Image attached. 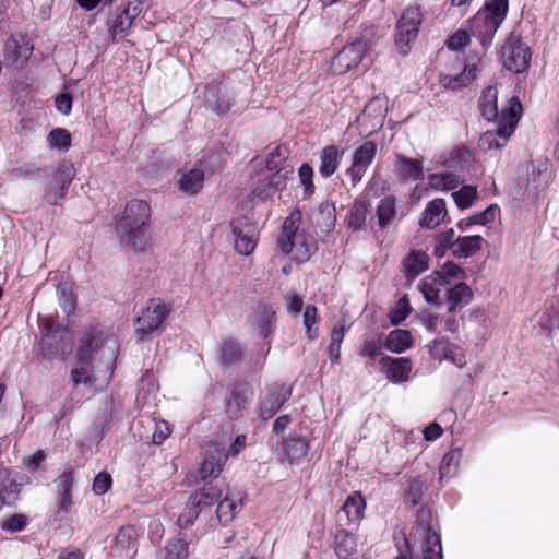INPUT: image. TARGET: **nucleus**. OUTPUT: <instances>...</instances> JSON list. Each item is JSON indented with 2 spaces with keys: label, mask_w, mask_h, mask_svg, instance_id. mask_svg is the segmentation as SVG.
<instances>
[{
  "label": "nucleus",
  "mask_w": 559,
  "mask_h": 559,
  "mask_svg": "<svg viewBox=\"0 0 559 559\" xmlns=\"http://www.w3.org/2000/svg\"><path fill=\"white\" fill-rule=\"evenodd\" d=\"M366 502L359 492H354L345 500L342 511L346 514L350 524L359 523L364 518Z\"/></svg>",
  "instance_id": "72a5a7b5"
},
{
  "label": "nucleus",
  "mask_w": 559,
  "mask_h": 559,
  "mask_svg": "<svg viewBox=\"0 0 559 559\" xmlns=\"http://www.w3.org/2000/svg\"><path fill=\"white\" fill-rule=\"evenodd\" d=\"M313 175L312 167L307 163H304L298 169V177L300 185L304 187L305 195H311L314 192Z\"/></svg>",
  "instance_id": "4d7b16f0"
},
{
  "label": "nucleus",
  "mask_w": 559,
  "mask_h": 559,
  "mask_svg": "<svg viewBox=\"0 0 559 559\" xmlns=\"http://www.w3.org/2000/svg\"><path fill=\"white\" fill-rule=\"evenodd\" d=\"M276 192L271 190L265 178L258 182L255 188L251 191V202L266 201Z\"/></svg>",
  "instance_id": "e2e57ef3"
},
{
  "label": "nucleus",
  "mask_w": 559,
  "mask_h": 559,
  "mask_svg": "<svg viewBox=\"0 0 559 559\" xmlns=\"http://www.w3.org/2000/svg\"><path fill=\"white\" fill-rule=\"evenodd\" d=\"M485 239L479 235L464 236L455 239L450 248L457 258H468L480 250Z\"/></svg>",
  "instance_id": "c85d7f7f"
},
{
  "label": "nucleus",
  "mask_w": 559,
  "mask_h": 559,
  "mask_svg": "<svg viewBox=\"0 0 559 559\" xmlns=\"http://www.w3.org/2000/svg\"><path fill=\"white\" fill-rule=\"evenodd\" d=\"M26 525H27V516L22 513L13 514V515L4 519L0 523L1 528L9 533L21 532L26 527Z\"/></svg>",
  "instance_id": "13d9d810"
},
{
  "label": "nucleus",
  "mask_w": 559,
  "mask_h": 559,
  "mask_svg": "<svg viewBox=\"0 0 559 559\" xmlns=\"http://www.w3.org/2000/svg\"><path fill=\"white\" fill-rule=\"evenodd\" d=\"M523 114V107L518 97H511L507 108H503L496 131L483 133L478 140L481 151L500 150L513 134Z\"/></svg>",
  "instance_id": "7ed1b4c3"
},
{
  "label": "nucleus",
  "mask_w": 559,
  "mask_h": 559,
  "mask_svg": "<svg viewBox=\"0 0 559 559\" xmlns=\"http://www.w3.org/2000/svg\"><path fill=\"white\" fill-rule=\"evenodd\" d=\"M286 154L287 150L283 146L277 145L272 148L265 157L266 168L269 170H274L284 167V165H288L286 163Z\"/></svg>",
  "instance_id": "864d4df0"
},
{
  "label": "nucleus",
  "mask_w": 559,
  "mask_h": 559,
  "mask_svg": "<svg viewBox=\"0 0 559 559\" xmlns=\"http://www.w3.org/2000/svg\"><path fill=\"white\" fill-rule=\"evenodd\" d=\"M275 322V311L271 306L260 305L255 309L254 316L252 317V326L258 331V333L267 337L274 328Z\"/></svg>",
  "instance_id": "bb28decb"
},
{
  "label": "nucleus",
  "mask_w": 559,
  "mask_h": 559,
  "mask_svg": "<svg viewBox=\"0 0 559 559\" xmlns=\"http://www.w3.org/2000/svg\"><path fill=\"white\" fill-rule=\"evenodd\" d=\"M222 472V456L219 454L206 457L199 468V477L203 481L217 477Z\"/></svg>",
  "instance_id": "79ce46f5"
},
{
  "label": "nucleus",
  "mask_w": 559,
  "mask_h": 559,
  "mask_svg": "<svg viewBox=\"0 0 559 559\" xmlns=\"http://www.w3.org/2000/svg\"><path fill=\"white\" fill-rule=\"evenodd\" d=\"M318 321V310L313 305H307L304 311V324L306 328V333L309 340H314L317 337V331L312 329L313 325L317 324Z\"/></svg>",
  "instance_id": "052dcab7"
},
{
  "label": "nucleus",
  "mask_w": 559,
  "mask_h": 559,
  "mask_svg": "<svg viewBox=\"0 0 559 559\" xmlns=\"http://www.w3.org/2000/svg\"><path fill=\"white\" fill-rule=\"evenodd\" d=\"M471 36L469 29L467 25H465L448 38L447 46L450 50H460L469 43Z\"/></svg>",
  "instance_id": "6e6d98bb"
},
{
  "label": "nucleus",
  "mask_w": 559,
  "mask_h": 559,
  "mask_svg": "<svg viewBox=\"0 0 559 559\" xmlns=\"http://www.w3.org/2000/svg\"><path fill=\"white\" fill-rule=\"evenodd\" d=\"M366 51V44L361 40L345 46L332 60V71L343 74L357 67Z\"/></svg>",
  "instance_id": "ddd939ff"
},
{
  "label": "nucleus",
  "mask_w": 559,
  "mask_h": 559,
  "mask_svg": "<svg viewBox=\"0 0 559 559\" xmlns=\"http://www.w3.org/2000/svg\"><path fill=\"white\" fill-rule=\"evenodd\" d=\"M334 551L338 559H355L357 540L346 531H338L335 535Z\"/></svg>",
  "instance_id": "473e14b6"
},
{
  "label": "nucleus",
  "mask_w": 559,
  "mask_h": 559,
  "mask_svg": "<svg viewBox=\"0 0 559 559\" xmlns=\"http://www.w3.org/2000/svg\"><path fill=\"white\" fill-rule=\"evenodd\" d=\"M21 486L8 471L0 472V510L13 506L20 497Z\"/></svg>",
  "instance_id": "a878e982"
},
{
  "label": "nucleus",
  "mask_w": 559,
  "mask_h": 559,
  "mask_svg": "<svg viewBox=\"0 0 559 559\" xmlns=\"http://www.w3.org/2000/svg\"><path fill=\"white\" fill-rule=\"evenodd\" d=\"M289 394V391L283 386L277 388L276 391H272L261 406V417L263 419L271 418L288 400Z\"/></svg>",
  "instance_id": "f704fd0d"
},
{
  "label": "nucleus",
  "mask_w": 559,
  "mask_h": 559,
  "mask_svg": "<svg viewBox=\"0 0 559 559\" xmlns=\"http://www.w3.org/2000/svg\"><path fill=\"white\" fill-rule=\"evenodd\" d=\"M369 214V201L365 197L357 198L346 216L348 228L355 231L364 229Z\"/></svg>",
  "instance_id": "393cba45"
},
{
  "label": "nucleus",
  "mask_w": 559,
  "mask_h": 559,
  "mask_svg": "<svg viewBox=\"0 0 559 559\" xmlns=\"http://www.w3.org/2000/svg\"><path fill=\"white\" fill-rule=\"evenodd\" d=\"M462 181V177L452 170H445L428 176V185L436 191L454 190Z\"/></svg>",
  "instance_id": "2f4dec72"
},
{
  "label": "nucleus",
  "mask_w": 559,
  "mask_h": 559,
  "mask_svg": "<svg viewBox=\"0 0 559 559\" xmlns=\"http://www.w3.org/2000/svg\"><path fill=\"white\" fill-rule=\"evenodd\" d=\"M381 354V341L379 338H370L366 340L360 348V355L364 357H368L370 359H374L378 355Z\"/></svg>",
  "instance_id": "0e129e2a"
},
{
  "label": "nucleus",
  "mask_w": 559,
  "mask_h": 559,
  "mask_svg": "<svg viewBox=\"0 0 559 559\" xmlns=\"http://www.w3.org/2000/svg\"><path fill=\"white\" fill-rule=\"evenodd\" d=\"M189 556V544L181 537L170 539L165 546L164 559H187Z\"/></svg>",
  "instance_id": "c03bdc74"
},
{
  "label": "nucleus",
  "mask_w": 559,
  "mask_h": 559,
  "mask_svg": "<svg viewBox=\"0 0 559 559\" xmlns=\"http://www.w3.org/2000/svg\"><path fill=\"white\" fill-rule=\"evenodd\" d=\"M432 521L429 510L418 511L417 522L412 534L420 543V559H443L441 537L435 530Z\"/></svg>",
  "instance_id": "423d86ee"
},
{
  "label": "nucleus",
  "mask_w": 559,
  "mask_h": 559,
  "mask_svg": "<svg viewBox=\"0 0 559 559\" xmlns=\"http://www.w3.org/2000/svg\"><path fill=\"white\" fill-rule=\"evenodd\" d=\"M205 171L198 165L188 171L182 173L177 186L180 192L187 195L198 194L204 185Z\"/></svg>",
  "instance_id": "412c9836"
},
{
  "label": "nucleus",
  "mask_w": 559,
  "mask_h": 559,
  "mask_svg": "<svg viewBox=\"0 0 559 559\" xmlns=\"http://www.w3.org/2000/svg\"><path fill=\"white\" fill-rule=\"evenodd\" d=\"M382 366L386 370V377L394 383L405 382L409 379L412 371V361L406 357L392 358L383 357L381 359Z\"/></svg>",
  "instance_id": "6ab92c4d"
},
{
  "label": "nucleus",
  "mask_w": 559,
  "mask_h": 559,
  "mask_svg": "<svg viewBox=\"0 0 559 559\" xmlns=\"http://www.w3.org/2000/svg\"><path fill=\"white\" fill-rule=\"evenodd\" d=\"M111 485V477L107 473H99L93 481V490L96 495H104Z\"/></svg>",
  "instance_id": "774afa93"
},
{
  "label": "nucleus",
  "mask_w": 559,
  "mask_h": 559,
  "mask_svg": "<svg viewBox=\"0 0 559 559\" xmlns=\"http://www.w3.org/2000/svg\"><path fill=\"white\" fill-rule=\"evenodd\" d=\"M75 176V168L70 163H62L58 166L56 173L53 174L52 181L60 189L67 191L68 187L72 182Z\"/></svg>",
  "instance_id": "de8ad7c7"
},
{
  "label": "nucleus",
  "mask_w": 559,
  "mask_h": 559,
  "mask_svg": "<svg viewBox=\"0 0 559 559\" xmlns=\"http://www.w3.org/2000/svg\"><path fill=\"white\" fill-rule=\"evenodd\" d=\"M242 350L238 343L225 341L222 345L221 360L223 364H234L241 359Z\"/></svg>",
  "instance_id": "603ef678"
},
{
  "label": "nucleus",
  "mask_w": 559,
  "mask_h": 559,
  "mask_svg": "<svg viewBox=\"0 0 559 559\" xmlns=\"http://www.w3.org/2000/svg\"><path fill=\"white\" fill-rule=\"evenodd\" d=\"M498 91L495 86L487 87L480 98V108L483 116L487 120H493L498 118Z\"/></svg>",
  "instance_id": "4c0bfd02"
},
{
  "label": "nucleus",
  "mask_w": 559,
  "mask_h": 559,
  "mask_svg": "<svg viewBox=\"0 0 559 559\" xmlns=\"http://www.w3.org/2000/svg\"><path fill=\"white\" fill-rule=\"evenodd\" d=\"M465 271L453 262H447L444 265L425 276L418 284L423 297L428 304L439 305L441 293L448 292L452 283L465 280Z\"/></svg>",
  "instance_id": "39448f33"
},
{
  "label": "nucleus",
  "mask_w": 559,
  "mask_h": 559,
  "mask_svg": "<svg viewBox=\"0 0 559 559\" xmlns=\"http://www.w3.org/2000/svg\"><path fill=\"white\" fill-rule=\"evenodd\" d=\"M530 48L516 37H510L502 47V62L513 73L527 70L531 62Z\"/></svg>",
  "instance_id": "9d476101"
},
{
  "label": "nucleus",
  "mask_w": 559,
  "mask_h": 559,
  "mask_svg": "<svg viewBox=\"0 0 559 559\" xmlns=\"http://www.w3.org/2000/svg\"><path fill=\"white\" fill-rule=\"evenodd\" d=\"M343 152L336 145H326L319 155V174L323 178H329L336 173L340 167Z\"/></svg>",
  "instance_id": "5701e85b"
},
{
  "label": "nucleus",
  "mask_w": 559,
  "mask_h": 559,
  "mask_svg": "<svg viewBox=\"0 0 559 559\" xmlns=\"http://www.w3.org/2000/svg\"><path fill=\"white\" fill-rule=\"evenodd\" d=\"M414 340L407 330H393L385 340V347L392 353H403L413 346Z\"/></svg>",
  "instance_id": "c9c22d12"
},
{
  "label": "nucleus",
  "mask_w": 559,
  "mask_h": 559,
  "mask_svg": "<svg viewBox=\"0 0 559 559\" xmlns=\"http://www.w3.org/2000/svg\"><path fill=\"white\" fill-rule=\"evenodd\" d=\"M396 215L395 198L388 195L380 200L377 206L378 224L381 228L389 226Z\"/></svg>",
  "instance_id": "e433bc0d"
},
{
  "label": "nucleus",
  "mask_w": 559,
  "mask_h": 559,
  "mask_svg": "<svg viewBox=\"0 0 559 559\" xmlns=\"http://www.w3.org/2000/svg\"><path fill=\"white\" fill-rule=\"evenodd\" d=\"M452 198L460 209L471 207L477 198V189L474 186H463L452 193Z\"/></svg>",
  "instance_id": "8fccbe9b"
},
{
  "label": "nucleus",
  "mask_w": 559,
  "mask_h": 559,
  "mask_svg": "<svg viewBox=\"0 0 559 559\" xmlns=\"http://www.w3.org/2000/svg\"><path fill=\"white\" fill-rule=\"evenodd\" d=\"M104 347H107L110 354L117 352L118 342L115 335L104 334L97 330L85 333L81 337L75 350L76 364H91L94 355Z\"/></svg>",
  "instance_id": "0eeeda50"
},
{
  "label": "nucleus",
  "mask_w": 559,
  "mask_h": 559,
  "mask_svg": "<svg viewBox=\"0 0 559 559\" xmlns=\"http://www.w3.org/2000/svg\"><path fill=\"white\" fill-rule=\"evenodd\" d=\"M461 459V450L453 449L445 453L440 464V478H449L456 473Z\"/></svg>",
  "instance_id": "49530a36"
},
{
  "label": "nucleus",
  "mask_w": 559,
  "mask_h": 559,
  "mask_svg": "<svg viewBox=\"0 0 559 559\" xmlns=\"http://www.w3.org/2000/svg\"><path fill=\"white\" fill-rule=\"evenodd\" d=\"M271 174L265 178L271 190L275 192L283 190L286 187L288 177L293 174L292 165H284L278 169L270 170Z\"/></svg>",
  "instance_id": "a18cd8bd"
},
{
  "label": "nucleus",
  "mask_w": 559,
  "mask_h": 559,
  "mask_svg": "<svg viewBox=\"0 0 559 559\" xmlns=\"http://www.w3.org/2000/svg\"><path fill=\"white\" fill-rule=\"evenodd\" d=\"M169 307L160 301L151 300L136 319V334L148 335L157 331L166 320Z\"/></svg>",
  "instance_id": "f8f14e48"
},
{
  "label": "nucleus",
  "mask_w": 559,
  "mask_h": 559,
  "mask_svg": "<svg viewBox=\"0 0 559 559\" xmlns=\"http://www.w3.org/2000/svg\"><path fill=\"white\" fill-rule=\"evenodd\" d=\"M411 313L409 301L406 297H402L394 308L391 310L389 317L393 324H400L403 322Z\"/></svg>",
  "instance_id": "bf43d9fd"
},
{
  "label": "nucleus",
  "mask_w": 559,
  "mask_h": 559,
  "mask_svg": "<svg viewBox=\"0 0 559 559\" xmlns=\"http://www.w3.org/2000/svg\"><path fill=\"white\" fill-rule=\"evenodd\" d=\"M73 474L72 472H67L60 475L56 479L57 493L60 495H70L73 487Z\"/></svg>",
  "instance_id": "69168bd1"
},
{
  "label": "nucleus",
  "mask_w": 559,
  "mask_h": 559,
  "mask_svg": "<svg viewBox=\"0 0 559 559\" xmlns=\"http://www.w3.org/2000/svg\"><path fill=\"white\" fill-rule=\"evenodd\" d=\"M300 214L292 213L283 223L282 235L278 240L281 250L292 254L297 261H307L317 250L313 237L298 233Z\"/></svg>",
  "instance_id": "20e7f679"
},
{
  "label": "nucleus",
  "mask_w": 559,
  "mask_h": 559,
  "mask_svg": "<svg viewBox=\"0 0 559 559\" xmlns=\"http://www.w3.org/2000/svg\"><path fill=\"white\" fill-rule=\"evenodd\" d=\"M222 491L217 487L210 486L204 487L200 491L193 493L192 496H198L200 499V507H210L214 504L221 497Z\"/></svg>",
  "instance_id": "680f3d73"
},
{
  "label": "nucleus",
  "mask_w": 559,
  "mask_h": 559,
  "mask_svg": "<svg viewBox=\"0 0 559 559\" xmlns=\"http://www.w3.org/2000/svg\"><path fill=\"white\" fill-rule=\"evenodd\" d=\"M448 216L445 202L443 199L436 198L427 203L419 219V225L425 229H435L444 223Z\"/></svg>",
  "instance_id": "dca6fc26"
},
{
  "label": "nucleus",
  "mask_w": 559,
  "mask_h": 559,
  "mask_svg": "<svg viewBox=\"0 0 559 559\" xmlns=\"http://www.w3.org/2000/svg\"><path fill=\"white\" fill-rule=\"evenodd\" d=\"M234 236L235 250L241 255H250L258 242L259 230L248 217H237L230 223Z\"/></svg>",
  "instance_id": "1a4fd4ad"
},
{
  "label": "nucleus",
  "mask_w": 559,
  "mask_h": 559,
  "mask_svg": "<svg viewBox=\"0 0 559 559\" xmlns=\"http://www.w3.org/2000/svg\"><path fill=\"white\" fill-rule=\"evenodd\" d=\"M429 257L425 251L412 250L403 261V271L407 278L414 280L428 269Z\"/></svg>",
  "instance_id": "cd10ccee"
},
{
  "label": "nucleus",
  "mask_w": 559,
  "mask_h": 559,
  "mask_svg": "<svg viewBox=\"0 0 559 559\" xmlns=\"http://www.w3.org/2000/svg\"><path fill=\"white\" fill-rule=\"evenodd\" d=\"M473 298L472 289L464 281H456L448 288L447 302L448 311L454 313L468 305Z\"/></svg>",
  "instance_id": "a211bd4d"
},
{
  "label": "nucleus",
  "mask_w": 559,
  "mask_h": 559,
  "mask_svg": "<svg viewBox=\"0 0 559 559\" xmlns=\"http://www.w3.org/2000/svg\"><path fill=\"white\" fill-rule=\"evenodd\" d=\"M252 399L251 390L245 384H237L233 388L230 397L226 402V412L231 418H237L241 411Z\"/></svg>",
  "instance_id": "b1692460"
},
{
  "label": "nucleus",
  "mask_w": 559,
  "mask_h": 559,
  "mask_svg": "<svg viewBox=\"0 0 559 559\" xmlns=\"http://www.w3.org/2000/svg\"><path fill=\"white\" fill-rule=\"evenodd\" d=\"M70 380L73 386L80 384L93 385L96 379L91 364H78V366L70 371Z\"/></svg>",
  "instance_id": "a19ab883"
},
{
  "label": "nucleus",
  "mask_w": 559,
  "mask_h": 559,
  "mask_svg": "<svg viewBox=\"0 0 559 559\" xmlns=\"http://www.w3.org/2000/svg\"><path fill=\"white\" fill-rule=\"evenodd\" d=\"M477 67L475 63H466L459 73H442L440 84L449 90H459L468 86L476 78Z\"/></svg>",
  "instance_id": "4be33fe9"
},
{
  "label": "nucleus",
  "mask_w": 559,
  "mask_h": 559,
  "mask_svg": "<svg viewBox=\"0 0 559 559\" xmlns=\"http://www.w3.org/2000/svg\"><path fill=\"white\" fill-rule=\"evenodd\" d=\"M204 96L206 106L218 115L227 112L233 105V97L223 83L210 84Z\"/></svg>",
  "instance_id": "2eb2a0df"
},
{
  "label": "nucleus",
  "mask_w": 559,
  "mask_h": 559,
  "mask_svg": "<svg viewBox=\"0 0 559 559\" xmlns=\"http://www.w3.org/2000/svg\"><path fill=\"white\" fill-rule=\"evenodd\" d=\"M138 532L134 526H122L117 536L115 547L121 551H129L135 548Z\"/></svg>",
  "instance_id": "58836bf2"
},
{
  "label": "nucleus",
  "mask_w": 559,
  "mask_h": 559,
  "mask_svg": "<svg viewBox=\"0 0 559 559\" xmlns=\"http://www.w3.org/2000/svg\"><path fill=\"white\" fill-rule=\"evenodd\" d=\"M377 154V144L372 141L364 142L353 152L352 164L346 169V175L355 187L365 176L366 171L373 163Z\"/></svg>",
  "instance_id": "9b49d317"
},
{
  "label": "nucleus",
  "mask_w": 559,
  "mask_h": 559,
  "mask_svg": "<svg viewBox=\"0 0 559 559\" xmlns=\"http://www.w3.org/2000/svg\"><path fill=\"white\" fill-rule=\"evenodd\" d=\"M472 162L473 156L467 148L456 147L449 153L442 162V165L448 169H452L453 173H457L462 176L464 171L468 170Z\"/></svg>",
  "instance_id": "c756f323"
},
{
  "label": "nucleus",
  "mask_w": 559,
  "mask_h": 559,
  "mask_svg": "<svg viewBox=\"0 0 559 559\" xmlns=\"http://www.w3.org/2000/svg\"><path fill=\"white\" fill-rule=\"evenodd\" d=\"M283 452L288 461V464H298L308 452V443L297 437H288L282 442Z\"/></svg>",
  "instance_id": "7c9ffc66"
},
{
  "label": "nucleus",
  "mask_w": 559,
  "mask_h": 559,
  "mask_svg": "<svg viewBox=\"0 0 559 559\" xmlns=\"http://www.w3.org/2000/svg\"><path fill=\"white\" fill-rule=\"evenodd\" d=\"M431 357L438 361L449 360L459 368L466 365V359L459 345L445 337L435 338L428 345Z\"/></svg>",
  "instance_id": "4468645a"
},
{
  "label": "nucleus",
  "mask_w": 559,
  "mask_h": 559,
  "mask_svg": "<svg viewBox=\"0 0 559 559\" xmlns=\"http://www.w3.org/2000/svg\"><path fill=\"white\" fill-rule=\"evenodd\" d=\"M507 12L508 0H486L485 7L468 22L471 35L477 37L485 49L491 45L493 35L506 19Z\"/></svg>",
  "instance_id": "f03ea898"
},
{
  "label": "nucleus",
  "mask_w": 559,
  "mask_h": 559,
  "mask_svg": "<svg viewBox=\"0 0 559 559\" xmlns=\"http://www.w3.org/2000/svg\"><path fill=\"white\" fill-rule=\"evenodd\" d=\"M349 324L343 317L337 324L332 329L330 335V343L335 345H342L346 331L348 330Z\"/></svg>",
  "instance_id": "338daca9"
},
{
  "label": "nucleus",
  "mask_w": 559,
  "mask_h": 559,
  "mask_svg": "<svg viewBox=\"0 0 559 559\" xmlns=\"http://www.w3.org/2000/svg\"><path fill=\"white\" fill-rule=\"evenodd\" d=\"M240 499H234L226 496L217 506V518L221 523H229L236 514V510L239 506Z\"/></svg>",
  "instance_id": "09e8293b"
},
{
  "label": "nucleus",
  "mask_w": 559,
  "mask_h": 559,
  "mask_svg": "<svg viewBox=\"0 0 559 559\" xmlns=\"http://www.w3.org/2000/svg\"><path fill=\"white\" fill-rule=\"evenodd\" d=\"M151 209L147 202L133 199L117 224V231L134 250H143L147 240V221Z\"/></svg>",
  "instance_id": "f257e3e1"
},
{
  "label": "nucleus",
  "mask_w": 559,
  "mask_h": 559,
  "mask_svg": "<svg viewBox=\"0 0 559 559\" xmlns=\"http://www.w3.org/2000/svg\"><path fill=\"white\" fill-rule=\"evenodd\" d=\"M421 22L423 15L417 7H408L401 14L395 27V45L402 55H406L416 40Z\"/></svg>",
  "instance_id": "6e6552de"
},
{
  "label": "nucleus",
  "mask_w": 559,
  "mask_h": 559,
  "mask_svg": "<svg viewBox=\"0 0 559 559\" xmlns=\"http://www.w3.org/2000/svg\"><path fill=\"white\" fill-rule=\"evenodd\" d=\"M423 162L397 155L394 163V173L400 180L411 182L423 177Z\"/></svg>",
  "instance_id": "aec40b11"
},
{
  "label": "nucleus",
  "mask_w": 559,
  "mask_h": 559,
  "mask_svg": "<svg viewBox=\"0 0 559 559\" xmlns=\"http://www.w3.org/2000/svg\"><path fill=\"white\" fill-rule=\"evenodd\" d=\"M496 213L495 206H488L484 212L474 215L467 221H461L457 224L460 230L464 231L467 227L472 225H486L493 221Z\"/></svg>",
  "instance_id": "3c124183"
},
{
  "label": "nucleus",
  "mask_w": 559,
  "mask_h": 559,
  "mask_svg": "<svg viewBox=\"0 0 559 559\" xmlns=\"http://www.w3.org/2000/svg\"><path fill=\"white\" fill-rule=\"evenodd\" d=\"M4 57L12 64H23L33 52V45L24 37H9L4 44Z\"/></svg>",
  "instance_id": "f3484780"
},
{
  "label": "nucleus",
  "mask_w": 559,
  "mask_h": 559,
  "mask_svg": "<svg viewBox=\"0 0 559 559\" xmlns=\"http://www.w3.org/2000/svg\"><path fill=\"white\" fill-rule=\"evenodd\" d=\"M133 21L122 12L117 14L111 22L109 32L115 40L118 36H123L132 26Z\"/></svg>",
  "instance_id": "5fc2aeb1"
},
{
  "label": "nucleus",
  "mask_w": 559,
  "mask_h": 559,
  "mask_svg": "<svg viewBox=\"0 0 559 559\" xmlns=\"http://www.w3.org/2000/svg\"><path fill=\"white\" fill-rule=\"evenodd\" d=\"M47 143L50 148L67 152L71 147V134L63 128L52 129L47 136Z\"/></svg>",
  "instance_id": "ea45409f"
},
{
  "label": "nucleus",
  "mask_w": 559,
  "mask_h": 559,
  "mask_svg": "<svg viewBox=\"0 0 559 559\" xmlns=\"http://www.w3.org/2000/svg\"><path fill=\"white\" fill-rule=\"evenodd\" d=\"M202 508L200 507V499L198 496H190L183 511L178 518V524L181 527L191 525L198 518L199 512Z\"/></svg>",
  "instance_id": "37998d69"
}]
</instances>
